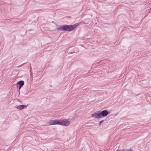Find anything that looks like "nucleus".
<instances>
[{"label":"nucleus","instance_id":"obj_1","mask_svg":"<svg viewBox=\"0 0 151 151\" xmlns=\"http://www.w3.org/2000/svg\"><path fill=\"white\" fill-rule=\"evenodd\" d=\"M70 124V122L66 119L54 120L50 121L49 122V124L50 125L59 124L65 126H67Z\"/></svg>","mask_w":151,"mask_h":151},{"label":"nucleus","instance_id":"obj_2","mask_svg":"<svg viewBox=\"0 0 151 151\" xmlns=\"http://www.w3.org/2000/svg\"><path fill=\"white\" fill-rule=\"evenodd\" d=\"M75 25H63L58 27L57 29L58 30H65L70 31L74 30L76 27Z\"/></svg>","mask_w":151,"mask_h":151},{"label":"nucleus","instance_id":"obj_3","mask_svg":"<svg viewBox=\"0 0 151 151\" xmlns=\"http://www.w3.org/2000/svg\"><path fill=\"white\" fill-rule=\"evenodd\" d=\"M91 117L95 119H99L101 118L100 111H97L91 114Z\"/></svg>","mask_w":151,"mask_h":151},{"label":"nucleus","instance_id":"obj_4","mask_svg":"<svg viewBox=\"0 0 151 151\" xmlns=\"http://www.w3.org/2000/svg\"><path fill=\"white\" fill-rule=\"evenodd\" d=\"M100 112L101 118L106 116L109 114L108 111L106 110L100 111Z\"/></svg>","mask_w":151,"mask_h":151},{"label":"nucleus","instance_id":"obj_5","mask_svg":"<svg viewBox=\"0 0 151 151\" xmlns=\"http://www.w3.org/2000/svg\"><path fill=\"white\" fill-rule=\"evenodd\" d=\"M24 82L23 81H20L18 82L17 83V85H19V90L18 91L19 92V90L21 88L22 86L24 85Z\"/></svg>","mask_w":151,"mask_h":151},{"label":"nucleus","instance_id":"obj_6","mask_svg":"<svg viewBox=\"0 0 151 151\" xmlns=\"http://www.w3.org/2000/svg\"><path fill=\"white\" fill-rule=\"evenodd\" d=\"M25 106L24 105H20L16 107V108L18 109L21 110L24 108V107Z\"/></svg>","mask_w":151,"mask_h":151},{"label":"nucleus","instance_id":"obj_7","mask_svg":"<svg viewBox=\"0 0 151 151\" xmlns=\"http://www.w3.org/2000/svg\"><path fill=\"white\" fill-rule=\"evenodd\" d=\"M104 120H102V121H100L99 123V125L100 126V125H101V123L102 122H104Z\"/></svg>","mask_w":151,"mask_h":151},{"label":"nucleus","instance_id":"obj_8","mask_svg":"<svg viewBox=\"0 0 151 151\" xmlns=\"http://www.w3.org/2000/svg\"><path fill=\"white\" fill-rule=\"evenodd\" d=\"M128 151H133L132 150V149H129L128 150Z\"/></svg>","mask_w":151,"mask_h":151},{"label":"nucleus","instance_id":"obj_9","mask_svg":"<svg viewBox=\"0 0 151 151\" xmlns=\"http://www.w3.org/2000/svg\"><path fill=\"white\" fill-rule=\"evenodd\" d=\"M128 149H127L126 150H125L126 151H128Z\"/></svg>","mask_w":151,"mask_h":151}]
</instances>
